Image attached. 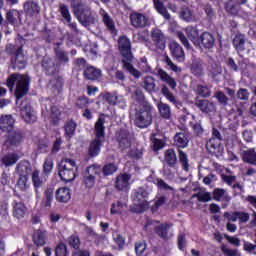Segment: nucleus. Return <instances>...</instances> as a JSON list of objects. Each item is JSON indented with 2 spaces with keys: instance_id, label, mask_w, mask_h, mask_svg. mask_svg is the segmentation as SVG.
<instances>
[{
  "instance_id": "nucleus-1",
  "label": "nucleus",
  "mask_w": 256,
  "mask_h": 256,
  "mask_svg": "<svg viewBox=\"0 0 256 256\" xmlns=\"http://www.w3.org/2000/svg\"><path fill=\"white\" fill-rule=\"evenodd\" d=\"M118 47L123 57L122 63L124 69L132 75L135 79L141 77V72L137 68L133 67V54H131V41L129 38L122 36L118 40Z\"/></svg>"
},
{
  "instance_id": "nucleus-2",
  "label": "nucleus",
  "mask_w": 256,
  "mask_h": 256,
  "mask_svg": "<svg viewBox=\"0 0 256 256\" xmlns=\"http://www.w3.org/2000/svg\"><path fill=\"white\" fill-rule=\"evenodd\" d=\"M79 166L77 162L71 158H64L61 160L58 168V175L65 183H71L77 179Z\"/></svg>"
},
{
  "instance_id": "nucleus-3",
  "label": "nucleus",
  "mask_w": 256,
  "mask_h": 256,
  "mask_svg": "<svg viewBox=\"0 0 256 256\" xmlns=\"http://www.w3.org/2000/svg\"><path fill=\"white\" fill-rule=\"evenodd\" d=\"M6 85L10 91H13V87L15 86L16 99H21L29 91V77L23 74H12L8 77Z\"/></svg>"
},
{
  "instance_id": "nucleus-4",
  "label": "nucleus",
  "mask_w": 256,
  "mask_h": 256,
  "mask_svg": "<svg viewBox=\"0 0 256 256\" xmlns=\"http://www.w3.org/2000/svg\"><path fill=\"white\" fill-rule=\"evenodd\" d=\"M153 193V189L149 187H140L133 194V206L131 207V211L133 213H143L145 209L149 208V196Z\"/></svg>"
},
{
  "instance_id": "nucleus-5",
  "label": "nucleus",
  "mask_w": 256,
  "mask_h": 256,
  "mask_svg": "<svg viewBox=\"0 0 256 256\" xmlns=\"http://www.w3.org/2000/svg\"><path fill=\"white\" fill-rule=\"evenodd\" d=\"M72 7L74 9V14L81 25L89 27V25L95 23V13L91 12L89 6L81 3V0H74L72 2Z\"/></svg>"
},
{
  "instance_id": "nucleus-6",
  "label": "nucleus",
  "mask_w": 256,
  "mask_h": 256,
  "mask_svg": "<svg viewBox=\"0 0 256 256\" xmlns=\"http://www.w3.org/2000/svg\"><path fill=\"white\" fill-rule=\"evenodd\" d=\"M153 107L150 105H143L136 110L134 123L136 127L140 129H145L153 123Z\"/></svg>"
},
{
  "instance_id": "nucleus-7",
  "label": "nucleus",
  "mask_w": 256,
  "mask_h": 256,
  "mask_svg": "<svg viewBox=\"0 0 256 256\" xmlns=\"http://www.w3.org/2000/svg\"><path fill=\"white\" fill-rule=\"evenodd\" d=\"M20 115L25 123H35L37 121V114L35 113V110H33L31 105L27 104V102L22 103Z\"/></svg>"
},
{
  "instance_id": "nucleus-8",
  "label": "nucleus",
  "mask_w": 256,
  "mask_h": 256,
  "mask_svg": "<svg viewBox=\"0 0 256 256\" xmlns=\"http://www.w3.org/2000/svg\"><path fill=\"white\" fill-rule=\"evenodd\" d=\"M151 39L157 49L165 48V34L159 28H153L151 31Z\"/></svg>"
},
{
  "instance_id": "nucleus-9",
  "label": "nucleus",
  "mask_w": 256,
  "mask_h": 256,
  "mask_svg": "<svg viewBox=\"0 0 256 256\" xmlns=\"http://www.w3.org/2000/svg\"><path fill=\"white\" fill-rule=\"evenodd\" d=\"M101 173V166L99 165H92L88 167V175L84 177V183L86 187H93L95 185V176Z\"/></svg>"
},
{
  "instance_id": "nucleus-10",
  "label": "nucleus",
  "mask_w": 256,
  "mask_h": 256,
  "mask_svg": "<svg viewBox=\"0 0 256 256\" xmlns=\"http://www.w3.org/2000/svg\"><path fill=\"white\" fill-rule=\"evenodd\" d=\"M130 20L131 24L133 27H136V29L147 27V25H149V19L141 13H132L130 15Z\"/></svg>"
},
{
  "instance_id": "nucleus-11",
  "label": "nucleus",
  "mask_w": 256,
  "mask_h": 256,
  "mask_svg": "<svg viewBox=\"0 0 256 256\" xmlns=\"http://www.w3.org/2000/svg\"><path fill=\"white\" fill-rule=\"evenodd\" d=\"M116 189L118 191H127L131 186V175L121 174L116 178L115 182Z\"/></svg>"
},
{
  "instance_id": "nucleus-12",
  "label": "nucleus",
  "mask_w": 256,
  "mask_h": 256,
  "mask_svg": "<svg viewBox=\"0 0 256 256\" xmlns=\"http://www.w3.org/2000/svg\"><path fill=\"white\" fill-rule=\"evenodd\" d=\"M95 139L105 141V116L101 115L94 126Z\"/></svg>"
},
{
  "instance_id": "nucleus-13",
  "label": "nucleus",
  "mask_w": 256,
  "mask_h": 256,
  "mask_svg": "<svg viewBox=\"0 0 256 256\" xmlns=\"http://www.w3.org/2000/svg\"><path fill=\"white\" fill-rule=\"evenodd\" d=\"M15 125V119L11 115L2 116L0 119V129L4 133H11Z\"/></svg>"
},
{
  "instance_id": "nucleus-14",
  "label": "nucleus",
  "mask_w": 256,
  "mask_h": 256,
  "mask_svg": "<svg viewBox=\"0 0 256 256\" xmlns=\"http://www.w3.org/2000/svg\"><path fill=\"white\" fill-rule=\"evenodd\" d=\"M200 45H198L200 47V49H213V45H215V38L213 37V35L209 32H204L201 36H200Z\"/></svg>"
},
{
  "instance_id": "nucleus-15",
  "label": "nucleus",
  "mask_w": 256,
  "mask_h": 256,
  "mask_svg": "<svg viewBox=\"0 0 256 256\" xmlns=\"http://www.w3.org/2000/svg\"><path fill=\"white\" fill-rule=\"evenodd\" d=\"M11 63L14 69H25L27 62L25 61V56L23 55V48H18V51L12 58Z\"/></svg>"
},
{
  "instance_id": "nucleus-16",
  "label": "nucleus",
  "mask_w": 256,
  "mask_h": 256,
  "mask_svg": "<svg viewBox=\"0 0 256 256\" xmlns=\"http://www.w3.org/2000/svg\"><path fill=\"white\" fill-rule=\"evenodd\" d=\"M100 15L108 31H110L112 35H117V29L115 28V22L113 21V18H111V16H109V14L105 10H103V8L100 9Z\"/></svg>"
},
{
  "instance_id": "nucleus-17",
  "label": "nucleus",
  "mask_w": 256,
  "mask_h": 256,
  "mask_svg": "<svg viewBox=\"0 0 256 256\" xmlns=\"http://www.w3.org/2000/svg\"><path fill=\"white\" fill-rule=\"evenodd\" d=\"M154 230L156 231L157 235L161 237V239L167 240L173 234L169 232L171 230V224H156L154 225Z\"/></svg>"
},
{
  "instance_id": "nucleus-18",
  "label": "nucleus",
  "mask_w": 256,
  "mask_h": 256,
  "mask_svg": "<svg viewBox=\"0 0 256 256\" xmlns=\"http://www.w3.org/2000/svg\"><path fill=\"white\" fill-rule=\"evenodd\" d=\"M170 51L173 57L176 58V61H179L180 63L185 61V52L179 43L172 41L170 43Z\"/></svg>"
},
{
  "instance_id": "nucleus-19",
  "label": "nucleus",
  "mask_w": 256,
  "mask_h": 256,
  "mask_svg": "<svg viewBox=\"0 0 256 256\" xmlns=\"http://www.w3.org/2000/svg\"><path fill=\"white\" fill-rule=\"evenodd\" d=\"M103 97L105 101L109 103V105H120V107H123V105H125V98L117 93H106Z\"/></svg>"
},
{
  "instance_id": "nucleus-20",
  "label": "nucleus",
  "mask_w": 256,
  "mask_h": 256,
  "mask_svg": "<svg viewBox=\"0 0 256 256\" xmlns=\"http://www.w3.org/2000/svg\"><path fill=\"white\" fill-rule=\"evenodd\" d=\"M104 141L105 140H101L99 138L92 140L88 148V155L90 157H97V155L101 153V147L103 146Z\"/></svg>"
},
{
  "instance_id": "nucleus-21",
  "label": "nucleus",
  "mask_w": 256,
  "mask_h": 256,
  "mask_svg": "<svg viewBox=\"0 0 256 256\" xmlns=\"http://www.w3.org/2000/svg\"><path fill=\"white\" fill-rule=\"evenodd\" d=\"M47 181V175L44 173L41 174L39 170H34L32 172V183L35 187V189L41 188L43 185H45Z\"/></svg>"
},
{
  "instance_id": "nucleus-22",
  "label": "nucleus",
  "mask_w": 256,
  "mask_h": 256,
  "mask_svg": "<svg viewBox=\"0 0 256 256\" xmlns=\"http://www.w3.org/2000/svg\"><path fill=\"white\" fill-rule=\"evenodd\" d=\"M27 213V207L23 202L14 201L13 203V215L16 219H23Z\"/></svg>"
},
{
  "instance_id": "nucleus-23",
  "label": "nucleus",
  "mask_w": 256,
  "mask_h": 256,
  "mask_svg": "<svg viewBox=\"0 0 256 256\" xmlns=\"http://www.w3.org/2000/svg\"><path fill=\"white\" fill-rule=\"evenodd\" d=\"M71 199V190L69 188H59L56 191V201L59 203H67Z\"/></svg>"
},
{
  "instance_id": "nucleus-24",
  "label": "nucleus",
  "mask_w": 256,
  "mask_h": 256,
  "mask_svg": "<svg viewBox=\"0 0 256 256\" xmlns=\"http://www.w3.org/2000/svg\"><path fill=\"white\" fill-rule=\"evenodd\" d=\"M16 169L20 177H29V175H31L33 171L31 169V163H29L28 161L20 162L17 165Z\"/></svg>"
},
{
  "instance_id": "nucleus-25",
  "label": "nucleus",
  "mask_w": 256,
  "mask_h": 256,
  "mask_svg": "<svg viewBox=\"0 0 256 256\" xmlns=\"http://www.w3.org/2000/svg\"><path fill=\"white\" fill-rule=\"evenodd\" d=\"M6 19L11 25H14V27L21 25V13L17 10L7 12Z\"/></svg>"
},
{
  "instance_id": "nucleus-26",
  "label": "nucleus",
  "mask_w": 256,
  "mask_h": 256,
  "mask_svg": "<svg viewBox=\"0 0 256 256\" xmlns=\"http://www.w3.org/2000/svg\"><path fill=\"white\" fill-rule=\"evenodd\" d=\"M24 11L29 17H35V15H39V4L28 1L24 4Z\"/></svg>"
},
{
  "instance_id": "nucleus-27",
  "label": "nucleus",
  "mask_w": 256,
  "mask_h": 256,
  "mask_svg": "<svg viewBox=\"0 0 256 256\" xmlns=\"http://www.w3.org/2000/svg\"><path fill=\"white\" fill-rule=\"evenodd\" d=\"M60 13L63 19L69 23L71 29H73L76 33H79V30H77V24L71 23V13L69 12V8L65 5H60Z\"/></svg>"
},
{
  "instance_id": "nucleus-28",
  "label": "nucleus",
  "mask_w": 256,
  "mask_h": 256,
  "mask_svg": "<svg viewBox=\"0 0 256 256\" xmlns=\"http://www.w3.org/2000/svg\"><path fill=\"white\" fill-rule=\"evenodd\" d=\"M47 239V233L42 230H36L33 235L34 245L37 247H43L45 245V241Z\"/></svg>"
},
{
  "instance_id": "nucleus-29",
  "label": "nucleus",
  "mask_w": 256,
  "mask_h": 256,
  "mask_svg": "<svg viewBox=\"0 0 256 256\" xmlns=\"http://www.w3.org/2000/svg\"><path fill=\"white\" fill-rule=\"evenodd\" d=\"M158 76H159L160 80L163 81L164 83H167V85H169V87H171V89H175V87H177V82L175 81V79H173V77L169 76V74H167V72H165L163 70H159Z\"/></svg>"
},
{
  "instance_id": "nucleus-30",
  "label": "nucleus",
  "mask_w": 256,
  "mask_h": 256,
  "mask_svg": "<svg viewBox=\"0 0 256 256\" xmlns=\"http://www.w3.org/2000/svg\"><path fill=\"white\" fill-rule=\"evenodd\" d=\"M186 34L194 43V45H201V42L199 41V30H197V28L193 26H188L186 28Z\"/></svg>"
},
{
  "instance_id": "nucleus-31",
  "label": "nucleus",
  "mask_w": 256,
  "mask_h": 256,
  "mask_svg": "<svg viewBox=\"0 0 256 256\" xmlns=\"http://www.w3.org/2000/svg\"><path fill=\"white\" fill-rule=\"evenodd\" d=\"M174 144L176 145V147L185 149V147L189 145V139H187V136L185 135V133H177L174 136Z\"/></svg>"
},
{
  "instance_id": "nucleus-32",
  "label": "nucleus",
  "mask_w": 256,
  "mask_h": 256,
  "mask_svg": "<svg viewBox=\"0 0 256 256\" xmlns=\"http://www.w3.org/2000/svg\"><path fill=\"white\" fill-rule=\"evenodd\" d=\"M77 130V123L75 121L70 120L64 126L65 137L66 139H71L75 135V131Z\"/></svg>"
},
{
  "instance_id": "nucleus-33",
  "label": "nucleus",
  "mask_w": 256,
  "mask_h": 256,
  "mask_svg": "<svg viewBox=\"0 0 256 256\" xmlns=\"http://www.w3.org/2000/svg\"><path fill=\"white\" fill-rule=\"evenodd\" d=\"M17 161H19V156L16 153H8L2 158L5 167H13Z\"/></svg>"
},
{
  "instance_id": "nucleus-34",
  "label": "nucleus",
  "mask_w": 256,
  "mask_h": 256,
  "mask_svg": "<svg viewBox=\"0 0 256 256\" xmlns=\"http://www.w3.org/2000/svg\"><path fill=\"white\" fill-rule=\"evenodd\" d=\"M23 141V135L20 131H11L8 135L7 142L10 143V145H19Z\"/></svg>"
},
{
  "instance_id": "nucleus-35",
  "label": "nucleus",
  "mask_w": 256,
  "mask_h": 256,
  "mask_svg": "<svg viewBox=\"0 0 256 256\" xmlns=\"http://www.w3.org/2000/svg\"><path fill=\"white\" fill-rule=\"evenodd\" d=\"M84 75L86 79H89L90 81H94V79H99V77H101V70L93 66H90L85 70Z\"/></svg>"
},
{
  "instance_id": "nucleus-36",
  "label": "nucleus",
  "mask_w": 256,
  "mask_h": 256,
  "mask_svg": "<svg viewBox=\"0 0 256 256\" xmlns=\"http://www.w3.org/2000/svg\"><path fill=\"white\" fill-rule=\"evenodd\" d=\"M154 7L157 11V13H159L160 15H162V17H164V19H171V14H169V12H167V8H165V6L163 5V2L159 1V0H154Z\"/></svg>"
},
{
  "instance_id": "nucleus-37",
  "label": "nucleus",
  "mask_w": 256,
  "mask_h": 256,
  "mask_svg": "<svg viewBox=\"0 0 256 256\" xmlns=\"http://www.w3.org/2000/svg\"><path fill=\"white\" fill-rule=\"evenodd\" d=\"M42 67L46 69L48 75H53L57 73V66H55V63L49 58H44L42 62Z\"/></svg>"
},
{
  "instance_id": "nucleus-38",
  "label": "nucleus",
  "mask_w": 256,
  "mask_h": 256,
  "mask_svg": "<svg viewBox=\"0 0 256 256\" xmlns=\"http://www.w3.org/2000/svg\"><path fill=\"white\" fill-rule=\"evenodd\" d=\"M245 163H250L251 165H256V152L255 149H249L243 153L242 157Z\"/></svg>"
},
{
  "instance_id": "nucleus-39",
  "label": "nucleus",
  "mask_w": 256,
  "mask_h": 256,
  "mask_svg": "<svg viewBox=\"0 0 256 256\" xmlns=\"http://www.w3.org/2000/svg\"><path fill=\"white\" fill-rule=\"evenodd\" d=\"M197 107H199L203 113H210V111L215 109V104H213V102H209L208 100H200L197 102Z\"/></svg>"
},
{
  "instance_id": "nucleus-40",
  "label": "nucleus",
  "mask_w": 256,
  "mask_h": 256,
  "mask_svg": "<svg viewBox=\"0 0 256 256\" xmlns=\"http://www.w3.org/2000/svg\"><path fill=\"white\" fill-rule=\"evenodd\" d=\"M143 88L148 93L155 91V79L152 76H147L143 79Z\"/></svg>"
},
{
  "instance_id": "nucleus-41",
  "label": "nucleus",
  "mask_w": 256,
  "mask_h": 256,
  "mask_svg": "<svg viewBox=\"0 0 256 256\" xmlns=\"http://www.w3.org/2000/svg\"><path fill=\"white\" fill-rule=\"evenodd\" d=\"M158 110L164 119H169L171 117V107L165 103H159L158 104Z\"/></svg>"
},
{
  "instance_id": "nucleus-42",
  "label": "nucleus",
  "mask_w": 256,
  "mask_h": 256,
  "mask_svg": "<svg viewBox=\"0 0 256 256\" xmlns=\"http://www.w3.org/2000/svg\"><path fill=\"white\" fill-rule=\"evenodd\" d=\"M125 209H127V205L117 202L116 204H112L110 213L111 215H121V213L125 212Z\"/></svg>"
},
{
  "instance_id": "nucleus-43",
  "label": "nucleus",
  "mask_w": 256,
  "mask_h": 256,
  "mask_svg": "<svg viewBox=\"0 0 256 256\" xmlns=\"http://www.w3.org/2000/svg\"><path fill=\"white\" fill-rule=\"evenodd\" d=\"M225 9L230 15H239V4H235L233 0L226 3Z\"/></svg>"
},
{
  "instance_id": "nucleus-44",
  "label": "nucleus",
  "mask_w": 256,
  "mask_h": 256,
  "mask_svg": "<svg viewBox=\"0 0 256 256\" xmlns=\"http://www.w3.org/2000/svg\"><path fill=\"white\" fill-rule=\"evenodd\" d=\"M165 161L170 165V167H173V165L177 163V155L174 150L170 149L165 152Z\"/></svg>"
},
{
  "instance_id": "nucleus-45",
  "label": "nucleus",
  "mask_w": 256,
  "mask_h": 256,
  "mask_svg": "<svg viewBox=\"0 0 256 256\" xmlns=\"http://www.w3.org/2000/svg\"><path fill=\"white\" fill-rule=\"evenodd\" d=\"M53 203V189L49 188L45 191V197L42 200V207H51Z\"/></svg>"
},
{
  "instance_id": "nucleus-46",
  "label": "nucleus",
  "mask_w": 256,
  "mask_h": 256,
  "mask_svg": "<svg viewBox=\"0 0 256 256\" xmlns=\"http://www.w3.org/2000/svg\"><path fill=\"white\" fill-rule=\"evenodd\" d=\"M84 51H85L86 55L88 57H90V59H96V57H97V44L93 43V44L86 45L85 48H84Z\"/></svg>"
},
{
  "instance_id": "nucleus-47",
  "label": "nucleus",
  "mask_w": 256,
  "mask_h": 256,
  "mask_svg": "<svg viewBox=\"0 0 256 256\" xmlns=\"http://www.w3.org/2000/svg\"><path fill=\"white\" fill-rule=\"evenodd\" d=\"M53 171V158L51 156H48L43 164V173L46 175V177L48 175L51 174V172Z\"/></svg>"
},
{
  "instance_id": "nucleus-48",
  "label": "nucleus",
  "mask_w": 256,
  "mask_h": 256,
  "mask_svg": "<svg viewBox=\"0 0 256 256\" xmlns=\"http://www.w3.org/2000/svg\"><path fill=\"white\" fill-rule=\"evenodd\" d=\"M162 95H164V97H166V99L173 105L179 104V101H177V98H175L173 93H171V91H169V88H167V86H164L162 88Z\"/></svg>"
},
{
  "instance_id": "nucleus-49",
  "label": "nucleus",
  "mask_w": 256,
  "mask_h": 256,
  "mask_svg": "<svg viewBox=\"0 0 256 256\" xmlns=\"http://www.w3.org/2000/svg\"><path fill=\"white\" fill-rule=\"evenodd\" d=\"M233 43L237 51H243V49H245V36L243 35L236 36L233 40Z\"/></svg>"
},
{
  "instance_id": "nucleus-50",
  "label": "nucleus",
  "mask_w": 256,
  "mask_h": 256,
  "mask_svg": "<svg viewBox=\"0 0 256 256\" xmlns=\"http://www.w3.org/2000/svg\"><path fill=\"white\" fill-rule=\"evenodd\" d=\"M55 53H56V59H57V61H59V63H68L69 62V56L62 49L56 48Z\"/></svg>"
},
{
  "instance_id": "nucleus-51",
  "label": "nucleus",
  "mask_w": 256,
  "mask_h": 256,
  "mask_svg": "<svg viewBox=\"0 0 256 256\" xmlns=\"http://www.w3.org/2000/svg\"><path fill=\"white\" fill-rule=\"evenodd\" d=\"M214 97L217 99V101L220 103V105H229V101L231 100L225 93L221 91H217L214 94Z\"/></svg>"
},
{
  "instance_id": "nucleus-52",
  "label": "nucleus",
  "mask_w": 256,
  "mask_h": 256,
  "mask_svg": "<svg viewBox=\"0 0 256 256\" xmlns=\"http://www.w3.org/2000/svg\"><path fill=\"white\" fill-rule=\"evenodd\" d=\"M17 187L20 189V191H27V188L29 187V177L27 176H20Z\"/></svg>"
},
{
  "instance_id": "nucleus-53",
  "label": "nucleus",
  "mask_w": 256,
  "mask_h": 256,
  "mask_svg": "<svg viewBox=\"0 0 256 256\" xmlns=\"http://www.w3.org/2000/svg\"><path fill=\"white\" fill-rule=\"evenodd\" d=\"M55 256H69L67 245L60 243L56 246Z\"/></svg>"
},
{
  "instance_id": "nucleus-54",
  "label": "nucleus",
  "mask_w": 256,
  "mask_h": 256,
  "mask_svg": "<svg viewBox=\"0 0 256 256\" xmlns=\"http://www.w3.org/2000/svg\"><path fill=\"white\" fill-rule=\"evenodd\" d=\"M179 159L184 171H189V160L187 159V154L183 151H179Z\"/></svg>"
},
{
  "instance_id": "nucleus-55",
  "label": "nucleus",
  "mask_w": 256,
  "mask_h": 256,
  "mask_svg": "<svg viewBox=\"0 0 256 256\" xmlns=\"http://www.w3.org/2000/svg\"><path fill=\"white\" fill-rule=\"evenodd\" d=\"M117 171V166L113 163L106 164L103 168L104 175H113Z\"/></svg>"
},
{
  "instance_id": "nucleus-56",
  "label": "nucleus",
  "mask_w": 256,
  "mask_h": 256,
  "mask_svg": "<svg viewBox=\"0 0 256 256\" xmlns=\"http://www.w3.org/2000/svg\"><path fill=\"white\" fill-rule=\"evenodd\" d=\"M193 197H197L198 201L203 203L211 201V193L209 192H199L198 194L193 195Z\"/></svg>"
},
{
  "instance_id": "nucleus-57",
  "label": "nucleus",
  "mask_w": 256,
  "mask_h": 256,
  "mask_svg": "<svg viewBox=\"0 0 256 256\" xmlns=\"http://www.w3.org/2000/svg\"><path fill=\"white\" fill-rule=\"evenodd\" d=\"M196 93H198V95L201 97H209V95H211V90H209V88L206 86L199 85L196 88Z\"/></svg>"
},
{
  "instance_id": "nucleus-58",
  "label": "nucleus",
  "mask_w": 256,
  "mask_h": 256,
  "mask_svg": "<svg viewBox=\"0 0 256 256\" xmlns=\"http://www.w3.org/2000/svg\"><path fill=\"white\" fill-rule=\"evenodd\" d=\"M152 183H154V185H157L158 189H173L171 188V186H169L167 183H165V181H163V179H159V178H155L154 180H152Z\"/></svg>"
},
{
  "instance_id": "nucleus-59",
  "label": "nucleus",
  "mask_w": 256,
  "mask_h": 256,
  "mask_svg": "<svg viewBox=\"0 0 256 256\" xmlns=\"http://www.w3.org/2000/svg\"><path fill=\"white\" fill-rule=\"evenodd\" d=\"M164 61L167 67L171 69V71H174V73H181V68H179L176 64H174L173 61H171V58L166 57Z\"/></svg>"
},
{
  "instance_id": "nucleus-60",
  "label": "nucleus",
  "mask_w": 256,
  "mask_h": 256,
  "mask_svg": "<svg viewBox=\"0 0 256 256\" xmlns=\"http://www.w3.org/2000/svg\"><path fill=\"white\" fill-rule=\"evenodd\" d=\"M222 252L226 256H241V253H239V250L227 248L226 246H222Z\"/></svg>"
},
{
  "instance_id": "nucleus-61",
  "label": "nucleus",
  "mask_w": 256,
  "mask_h": 256,
  "mask_svg": "<svg viewBox=\"0 0 256 256\" xmlns=\"http://www.w3.org/2000/svg\"><path fill=\"white\" fill-rule=\"evenodd\" d=\"M68 242H69V245H70L71 247H73L74 249H79V247H80V245H81V240H80L79 237L76 236V235L71 236V237L69 238Z\"/></svg>"
},
{
  "instance_id": "nucleus-62",
  "label": "nucleus",
  "mask_w": 256,
  "mask_h": 256,
  "mask_svg": "<svg viewBox=\"0 0 256 256\" xmlns=\"http://www.w3.org/2000/svg\"><path fill=\"white\" fill-rule=\"evenodd\" d=\"M147 249V244L143 241L136 243L135 245V251L137 255H143L145 253V250Z\"/></svg>"
},
{
  "instance_id": "nucleus-63",
  "label": "nucleus",
  "mask_w": 256,
  "mask_h": 256,
  "mask_svg": "<svg viewBox=\"0 0 256 256\" xmlns=\"http://www.w3.org/2000/svg\"><path fill=\"white\" fill-rule=\"evenodd\" d=\"M113 240L118 245V247H120V249H123V246L125 245V238H123V236H121V234L114 233Z\"/></svg>"
},
{
  "instance_id": "nucleus-64",
  "label": "nucleus",
  "mask_w": 256,
  "mask_h": 256,
  "mask_svg": "<svg viewBox=\"0 0 256 256\" xmlns=\"http://www.w3.org/2000/svg\"><path fill=\"white\" fill-rule=\"evenodd\" d=\"M181 17L184 21H193L195 19V16L193 15V12H191V10L189 9H185L182 13H181Z\"/></svg>"
}]
</instances>
